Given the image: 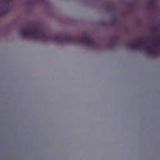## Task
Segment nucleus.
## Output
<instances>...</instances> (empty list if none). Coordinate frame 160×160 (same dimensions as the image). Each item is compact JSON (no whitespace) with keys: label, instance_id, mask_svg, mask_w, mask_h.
Instances as JSON below:
<instances>
[{"label":"nucleus","instance_id":"nucleus-7","mask_svg":"<svg viewBox=\"0 0 160 160\" xmlns=\"http://www.w3.org/2000/svg\"><path fill=\"white\" fill-rule=\"evenodd\" d=\"M11 1V0H5V2L6 3H8Z\"/></svg>","mask_w":160,"mask_h":160},{"label":"nucleus","instance_id":"nucleus-1","mask_svg":"<svg viewBox=\"0 0 160 160\" xmlns=\"http://www.w3.org/2000/svg\"><path fill=\"white\" fill-rule=\"evenodd\" d=\"M31 28H34L31 31L22 30L21 32V34L23 37L32 38L34 39L38 38V35H41V39L45 41L53 40L57 42L62 43L64 42L69 43H78L82 42L87 45V35L81 38H74L64 36L53 35L46 36L44 32L42 30L35 27L33 25H31Z\"/></svg>","mask_w":160,"mask_h":160},{"label":"nucleus","instance_id":"nucleus-8","mask_svg":"<svg viewBox=\"0 0 160 160\" xmlns=\"http://www.w3.org/2000/svg\"><path fill=\"white\" fill-rule=\"evenodd\" d=\"M156 45L157 46L159 47V42H158L157 43Z\"/></svg>","mask_w":160,"mask_h":160},{"label":"nucleus","instance_id":"nucleus-6","mask_svg":"<svg viewBox=\"0 0 160 160\" xmlns=\"http://www.w3.org/2000/svg\"><path fill=\"white\" fill-rule=\"evenodd\" d=\"M4 14L3 12H0V16H3Z\"/></svg>","mask_w":160,"mask_h":160},{"label":"nucleus","instance_id":"nucleus-5","mask_svg":"<svg viewBox=\"0 0 160 160\" xmlns=\"http://www.w3.org/2000/svg\"><path fill=\"white\" fill-rule=\"evenodd\" d=\"M152 30L154 31H158V28L157 27H154L152 28Z\"/></svg>","mask_w":160,"mask_h":160},{"label":"nucleus","instance_id":"nucleus-9","mask_svg":"<svg viewBox=\"0 0 160 160\" xmlns=\"http://www.w3.org/2000/svg\"><path fill=\"white\" fill-rule=\"evenodd\" d=\"M144 38V37H141L140 38V39H143Z\"/></svg>","mask_w":160,"mask_h":160},{"label":"nucleus","instance_id":"nucleus-3","mask_svg":"<svg viewBox=\"0 0 160 160\" xmlns=\"http://www.w3.org/2000/svg\"><path fill=\"white\" fill-rule=\"evenodd\" d=\"M111 39L112 42H110L108 44V45L109 47L113 46L117 44L118 43V39L116 37H112L111 38Z\"/></svg>","mask_w":160,"mask_h":160},{"label":"nucleus","instance_id":"nucleus-2","mask_svg":"<svg viewBox=\"0 0 160 160\" xmlns=\"http://www.w3.org/2000/svg\"><path fill=\"white\" fill-rule=\"evenodd\" d=\"M143 42L141 41H138L137 42L131 43L129 45L130 47L132 48H139L145 50L146 52L151 56H154L156 53L151 48H146L142 46Z\"/></svg>","mask_w":160,"mask_h":160},{"label":"nucleus","instance_id":"nucleus-10","mask_svg":"<svg viewBox=\"0 0 160 160\" xmlns=\"http://www.w3.org/2000/svg\"><path fill=\"white\" fill-rule=\"evenodd\" d=\"M154 39H157V40H158V38H154Z\"/></svg>","mask_w":160,"mask_h":160},{"label":"nucleus","instance_id":"nucleus-4","mask_svg":"<svg viewBox=\"0 0 160 160\" xmlns=\"http://www.w3.org/2000/svg\"><path fill=\"white\" fill-rule=\"evenodd\" d=\"M148 4L151 8H152L154 5V3L152 1H149L148 2Z\"/></svg>","mask_w":160,"mask_h":160}]
</instances>
